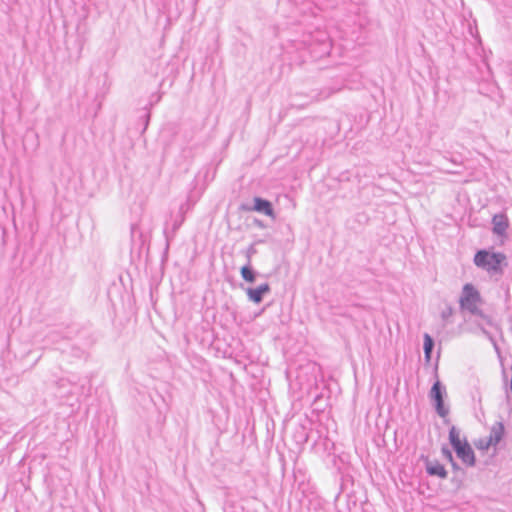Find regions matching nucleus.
<instances>
[{"instance_id":"1","label":"nucleus","mask_w":512,"mask_h":512,"mask_svg":"<svg viewBox=\"0 0 512 512\" xmlns=\"http://www.w3.org/2000/svg\"><path fill=\"white\" fill-rule=\"evenodd\" d=\"M506 255L502 252L487 249L478 250L474 255V264L485 270L491 276H502L507 266Z\"/></svg>"},{"instance_id":"2","label":"nucleus","mask_w":512,"mask_h":512,"mask_svg":"<svg viewBox=\"0 0 512 512\" xmlns=\"http://www.w3.org/2000/svg\"><path fill=\"white\" fill-rule=\"evenodd\" d=\"M482 302L483 300L479 290L472 283L463 285L459 298L460 308L463 311H468L472 315L485 319L488 325L494 326L493 321L479 308Z\"/></svg>"},{"instance_id":"3","label":"nucleus","mask_w":512,"mask_h":512,"mask_svg":"<svg viewBox=\"0 0 512 512\" xmlns=\"http://www.w3.org/2000/svg\"><path fill=\"white\" fill-rule=\"evenodd\" d=\"M449 443L456 453L457 457L467 467H473L476 464L475 453L469 444L466 437L463 439L460 436V430L456 426H452L449 429Z\"/></svg>"},{"instance_id":"4","label":"nucleus","mask_w":512,"mask_h":512,"mask_svg":"<svg viewBox=\"0 0 512 512\" xmlns=\"http://www.w3.org/2000/svg\"><path fill=\"white\" fill-rule=\"evenodd\" d=\"M446 395L445 386L439 380L434 382L430 389L429 397L433 403L436 413L442 418H446L449 414V408L444 402Z\"/></svg>"},{"instance_id":"5","label":"nucleus","mask_w":512,"mask_h":512,"mask_svg":"<svg viewBox=\"0 0 512 512\" xmlns=\"http://www.w3.org/2000/svg\"><path fill=\"white\" fill-rule=\"evenodd\" d=\"M253 203V206L242 205V209L245 211H255L275 219V211L271 201L256 196L253 198Z\"/></svg>"},{"instance_id":"6","label":"nucleus","mask_w":512,"mask_h":512,"mask_svg":"<svg viewBox=\"0 0 512 512\" xmlns=\"http://www.w3.org/2000/svg\"><path fill=\"white\" fill-rule=\"evenodd\" d=\"M425 470L429 476H435L440 479L447 478V470L438 460H431L428 457L424 459Z\"/></svg>"},{"instance_id":"7","label":"nucleus","mask_w":512,"mask_h":512,"mask_svg":"<svg viewBox=\"0 0 512 512\" xmlns=\"http://www.w3.org/2000/svg\"><path fill=\"white\" fill-rule=\"evenodd\" d=\"M245 291L250 301L259 304L263 301L264 296L271 291V287L268 283H263L258 287H248Z\"/></svg>"},{"instance_id":"8","label":"nucleus","mask_w":512,"mask_h":512,"mask_svg":"<svg viewBox=\"0 0 512 512\" xmlns=\"http://www.w3.org/2000/svg\"><path fill=\"white\" fill-rule=\"evenodd\" d=\"M493 233L498 236H503L509 226L508 219L503 214L495 215L492 219Z\"/></svg>"},{"instance_id":"9","label":"nucleus","mask_w":512,"mask_h":512,"mask_svg":"<svg viewBox=\"0 0 512 512\" xmlns=\"http://www.w3.org/2000/svg\"><path fill=\"white\" fill-rule=\"evenodd\" d=\"M504 431H505V428H504L503 423L502 422L496 423L491 429L487 446L488 445H497L502 440V438L504 436Z\"/></svg>"},{"instance_id":"10","label":"nucleus","mask_w":512,"mask_h":512,"mask_svg":"<svg viewBox=\"0 0 512 512\" xmlns=\"http://www.w3.org/2000/svg\"><path fill=\"white\" fill-rule=\"evenodd\" d=\"M241 277L248 283H254L256 281L258 272L252 267L251 263H246L240 269Z\"/></svg>"},{"instance_id":"11","label":"nucleus","mask_w":512,"mask_h":512,"mask_svg":"<svg viewBox=\"0 0 512 512\" xmlns=\"http://www.w3.org/2000/svg\"><path fill=\"white\" fill-rule=\"evenodd\" d=\"M423 340H424V343H423L424 357H425L426 362H430L431 357H432V352H433V349L435 346V342H434V339L428 333L424 334Z\"/></svg>"},{"instance_id":"12","label":"nucleus","mask_w":512,"mask_h":512,"mask_svg":"<svg viewBox=\"0 0 512 512\" xmlns=\"http://www.w3.org/2000/svg\"><path fill=\"white\" fill-rule=\"evenodd\" d=\"M161 98H162V93L160 92H157V93H153L151 96H150V99H149V103L148 105L145 107L147 109V113L145 115L146 117V124L145 126L148 125V122H149V119H150V112H149V109L151 107H153L154 105H156L157 103H159L161 101Z\"/></svg>"},{"instance_id":"13","label":"nucleus","mask_w":512,"mask_h":512,"mask_svg":"<svg viewBox=\"0 0 512 512\" xmlns=\"http://www.w3.org/2000/svg\"><path fill=\"white\" fill-rule=\"evenodd\" d=\"M183 221V218H181L180 220H175L174 223L172 224L171 231H169L167 228L164 229V236L167 242H169L170 239L175 235L177 230L182 225Z\"/></svg>"},{"instance_id":"14","label":"nucleus","mask_w":512,"mask_h":512,"mask_svg":"<svg viewBox=\"0 0 512 512\" xmlns=\"http://www.w3.org/2000/svg\"><path fill=\"white\" fill-rule=\"evenodd\" d=\"M441 452H442V455H443L445 460H447L449 463L453 462L454 457H453V454H452V452H451V450L449 448L443 446L442 449H441Z\"/></svg>"},{"instance_id":"15","label":"nucleus","mask_w":512,"mask_h":512,"mask_svg":"<svg viewBox=\"0 0 512 512\" xmlns=\"http://www.w3.org/2000/svg\"><path fill=\"white\" fill-rule=\"evenodd\" d=\"M453 315V308L451 306H447L442 312H441V318L443 321H448V319Z\"/></svg>"},{"instance_id":"16","label":"nucleus","mask_w":512,"mask_h":512,"mask_svg":"<svg viewBox=\"0 0 512 512\" xmlns=\"http://www.w3.org/2000/svg\"><path fill=\"white\" fill-rule=\"evenodd\" d=\"M256 249L254 247V245H250L249 248L247 249L246 251V258H247V263H251V258L254 254H256Z\"/></svg>"},{"instance_id":"17","label":"nucleus","mask_w":512,"mask_h":512,"mask_svg":"<svg viewBox=\"0 0 512 512\" xmlns=\"http://www.w3.org/2000/svg\"><path fill=\"white\" fill-rule=\"evenodd\" d=\"M489 340L491 341V343H492V345H493V347H494L495 351L497 352V354H499V355H500V348H499V346H498V344H497L496 340L494 339V337H490V339H489Z\"/></svg>"},{"instance_id":"18","label":"nucleus","mask_w":512,"mask_h":512,"mask_svg":"<svg viewBox=\"0 0 512 512\" xmlns=\"http://www.w3.org/2000/svg\"><path fill=\"white\" fill-rule=\"evenodd\" d=\"M450 464H451V466H452L454 471H460L461 470L459 464L455 461V459L453 460V462H450Z\"/></svg>"},{"instance_id":"19","label":"nucleus","mask_w":512,"mask_h":512,"mask_svg":"<svg viewBox=\"0 0 512 512\" xmlns=\"http://www.w3.org/2000/svg\"><path fill=\"white\" fill-rule=\"evenodd\" d=\"M321 45L323 47V53H327L328 48H329V43L323 42Z\"/></svg>"},{"instance_id":"20","label":"nucleus","mask_w":512,"mask_h":512,"mask_svg":"<svg viewBox=\"0 0 512 512\" xmlns=\"http://www.w3.org/2000/svg\"><path fill=\"white\" fill-rule=\"evenodd\" d=\"M254 222H255V224H256L258 227H260V228H264V227H265V226H264V224H263V222H262L261 220H257V219H256Z\"/></svg>"},{"instance_id":"21","label":"nucleus","mask_w":512,"mask_h":512,"mask_svg":"<svg viewBox=\"0 0 512 512\" xmlns=\"http://www.w3.org/2000/svg\"><path fill=\"white\" fill-rule=\"evenodd\" d=\"M482 332H483V334H484L488 339H490V337H493V336L490 334V332H488V331H487L486 329H484V328H482Z\"/></svg>"},{"instance_id":"22","label":"nucleus","mask_w":512,"mask_h":512,"mask_svg":"<svg viewBox=\"0 0 512 512\" xmlns=\"http://www.w3.org/2000/svg\"><path fill=\"white\" fill-rule=\"evenodd\" d=\"M340 499H341V494H340V493H338V494H337V496H336V498H335V503H336V505H338V503H339Z\"/></svg>"},{"instance_id":"23","label":"nucleus","mask_w":512,"mask_h":512,"mask_svg":"<svg viewBox=\"0 0 512 512\" xmlns=\"http://www.w3.org/2000/svg\"><path fill=\"white\" fill-rule=\"evenodd\" d=\"M135 229H136V225H132V226H131V231H132V234H134V232H135Z\"/></svg>"}]
</instances>
